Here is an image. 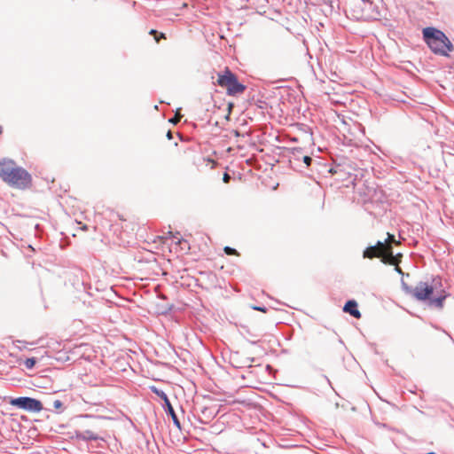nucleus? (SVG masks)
Masks as SVG:
<instances>
[{"instance_id": "nucleus-1", "label": "nucleus", "mask_w": 454, "mask_h": 454, "mask_svg": "<svg viewBox=\"0 0 454 454\" xmlns=\"http://www.w3.org/2000/svg\"><path fill=\"white\" fill-rule=\"evenodd\" d=\"M0 177L12 187L27 189L32 184L31 175L22 167L16 166L13 160L4 159L0 161Z\"/></svg>"}, {"instance_id": "nucleus-2", "label": "nucleus", "mask_w": 454, "mask_h": 454, "mask_svg": "<svg viewBox=\"0 0 454 454\" xmlns=\"http://www.w3.org/2000/svg\"><path fill=\"white\" fill-rule=\"evenodd\" d=\"M402 290L405 295L410 296L416 301L426 302L429 307L440 309L443 308L444 301L448 296V294H443L433 298L432 295L434 290V286L424 281H419L415 287H412L405 281L402 280Z\"/></svg>"}, {"instance_id": "nucleus-3", "label": "nucleus", "mask_w": 454, "mask_h": 454, "mask_svg": "<svg viewBox=\"0 0 454 454\" xmlns=\"http://www.w3.org/2000/svg\"><path fill=\"white\" fill-rule=\"evenodd\" d=\"M422 38L427 47L435 55L449 57L454 46L449 37L442 30L434 27H427L422 29Z\"/></svg>"}, {"instance_id": "nucleus-4", "label": "nucleus", "mask_w": 454, "mask_h": 454, "mask_svg": "<svg viewBox=\"0 0 454 454\" xmlns=\"http://www.w3.org/2000/svg\"><path fill=\"white\" fill-rule=\"evenodd\" d=\"M401 256V254L394 255L391 247H387V244L380 240L373 246L367 247L363 252L364 258L380 257L383 263L390 265H396Z\"/></svg>"}, {"instance_id": "nucleus-5", "label": "nucleus", "mask_w": 454, "mask_h": 454, "mask_svg": "<svg viewBox=\"0 0 454 454\" xmlns=\"http://www.w3.org/2000/svg\"><path fill=\"white\" fill-rule=\"evenodd\" d=\"M7 403L12 407L27 412L37 413L43 410L42 402L30 396H10L7 399Z\"/></svg>"}, {"instance_id": "nucleus-6", "label": "nucleus", "mask_w": 454, "mask_h": 454, "mask_svg": "<svg viewBox=\"0 0 454 454\" xmlns=\"http://www.w3.org/2000/svg\"><path fill=\"white\" fill-rule=\"evenodd\" d=\"M150 389L154 395H156L158 397H160L163 401L162 408H163L164 411L166 412V414L168 416H169L172 419L173 424L178 429H181V423H180V421L177 418V415L170 403V400H169L168 395L163 390L156 387L155 386L151 387Z\"/></svg>"}, {"instance_id": "nucleus-7", "label": "nucleus", "mask_w": 454, "mask_h": 454, "mask_svg": "<svg viewBox=\"0 0 454 454\" xmlns=\"http://www.w3.org/2000/svg\"><path fill=\"white\" fill-rule=\"evenodd\" d=\"M300 161L302 162L303 166L305 168L309 167V165L312 162V158L309 155H306L303 153V149L301 147H294L291 150V159L290 163L291 164H297ZM299 167H301L299 165Z\"/></svg>"}, {"instance_id": "nucleus-8", "label": "nucleus", "mask_w": 454, "mask_h": 454, "mask_svg": "<svg viewBox=\"0 0 454 454\" xmlns=\"http://www.w3.org/2000/svg\"><path fill=\"white\" fill-rule=\"evenodd\" d=\"M218 414V410L214 407H203L200 410V416L198 417V421L201 424H208L212 419H214Z\"/></svg>"}, {"instance_id": "nucleus-9", "label": "nucleus", "mask_w": 454, "mask_h": 454, "mask_svg": "<svg viewBox=\"0 0 454 454\" xmlns=\"http://www.w3.org/2000/svg\"><path fill=\"white\" fill-rule=\"evenodd\" d=\"M235 76H236V74L232 71H231L228 67H226L225 70L222 74L221 73L218 74V78H217L216 83L222 88H226V90H228V89L231 86V83Z\"/></svg>"}, {"instance_id": "nucleus-10", "label": "nucleus", "mask_w": 454, "mask_h": 454, "mask_svg": "<svg viewBox=\"0 0 454 454\" xmlns=\"http://www.w3.org/2000/svg\"><path fill=\"white\" fill-rule=\"evenodd\" d=\"M343 311L348 313L353 317L359 319L361 312L358 309V304L355 300H348L343 306Z\"/></svg>"}, {"instance_id": "nucleus-11", "label": "nucleus", "mask_w": 454, "mask_h": 454, "mask_svg": "<svg viewBox=\"0 0 454 454\" xmlns=\"http://www.w3.org/2000/svg\"><path fill=\"white\" fill-rule=\"evenodd\" d=\"M246 88L247 87L244 84L239 82V81L238 80V77L236 75L234 77V79L232 80L231 86L229 87V89L227 90V94L230 96H236V95L243 93L246 90Z\"/></svg>"}, {"instance_id": "nucleus-12", "label": "nucleus", "mask_w": 454, "mask_h": 454, "mask_svg": "<svg viewBox=\"0 0 454 454\" xmlns=\"http://www.w3.org/2000/svg\"><path fill=\"white\" fill-rule=\"evenodd\" d=\"M75 439L82 440V441H98L102 440L100 436L92 432L91 430H85L83 432L76 431L75 432Z\"/></svg>"}, {"instance_id": "nucleus-13", "label": "nucleus", "mask_w": 454, "mask_h": 454, "mask_svg": "<svg viewBox=\"0 0 454 454\" xmlns=\"http://www.w3.org/2000/svg\"><path fill=\"white\" fill-rule=\"evenodd\" d=\"M37 359L35 357H28L24 361V365L27 369L31 370L35 367Z\"/></svg>"}, {"instance_id": "nucleus-14", "label": "nucleus", "mask_w": 454, "mask_h": 454, "mask_svg": "<svg viewBox=\"0 0 454 454\" xmlns=\"http://www.w3.org/2000/svg\"><path fill=\"white\" fill-rule=\"evenodd\" d=\"M52 406L57 413H61L64 411V403L60 400H55L52 403Z\"/></svg>"}, {"instance_id": "nucleus-15", "label": "nucleus", "mask_w": 454, "mask_h": 454, "mask_svg": "<svg viewBox=\"0 0 454 454\" xmlns=\"http://www.w3.org/2000/svg\"><path fill=\"white\" fill-rule=\"evenodd\" d=\"M223 250H224V253L226 254H228V255H233V254H238V252H237V250L235 248L228 247V246L225 247L223 248Z\"/></svg>"}, {"instance_id": "nucleus-16", "label": "nucleus", "mask_w": 454, "mask_h": 454, "mask_svg": "<svg viewBox=\"0 0 454 454\" xmlns=\"http://www.w3.org/2000/svg\"><path fill=\"white\" fill-rule=\"evenodd\" d=\"M395 270L398 274L402 275L403 277H404V276H405V277H407V278H409V277H410V274H409V273L404 274V273H403V270H402L400 267H398V266H395ZM402 280H403V281H404L403 278H402L401 281H402Z\"/></svg>"}, {"instance_id": "nucleus-17", "label": "nucleus", "mask_w": 454, "mask_h": 454, "mask_svg": "<svg viewBox=\"0 0 454 454\" xmlns=\"http://www.w3.org/2000/svg\"><path fill=\"white\" fill-rule=\"evenodd\" d=\"M253 309L254 310L264 312V313L267 311V308L264 306H254Z\"/></svg>"}, {"instance_id": "nucleus-18", "label": "nucleus", "mask_w": 454, "mask_h": 454, "mask_svg": "<svg viewBox=\"0 0 454 454\" xmlns=\"http://www.w3.org/2000/svg\"><path fill=\"white\" fill-rule=\"evenodd\" d=\"M161 38H166L165 34L158 33V35H156V36H155L156 43H159Z\"/></svg>"}, {"instance_id": "nucleus-19", "label": "nucleus", "mask_w": 454, "mask_h": 454, "mask_svg": "<svg viewBox=\"0 0 454 454\" xmlns=\"http://www.w3.org/2000/svg\"><path fill=\"white\" fill-rule=\"evenodd\" d=\"M223 180L224 183H228L230 180V176L227 173H224Z\"/></svg>"}, {"instance_id": "nucleus-20", "label": "nucleus", "mask_w": 454, "mask_h": 454, "mask_svg": "<svg viewBox=\"0 0 454 454\" xmlns=\"http://www.w3.org/2000/svg\"><path fill=\"white\" fill-rule=\"evenodd\" d=\"M167 137L168 140H171L173 138V134L170 130L167 132Z\"/></svg>"}, {"instance_id": "nucleus-21", "label": "nucleus", "mask_w": 454, "mask_h": 454, "mask_svg": "<svg viewBox=\"0 0 454 454\" xmlns=\"http://www.w3.org/2000/svg\"><path fill=\"white\" fill-rule=\"evenodd\" d=\"M149 34L156 36V35H158V31L153 28L150 30Z\"/></svg>"}, {"instance_id": "nucleus-22", "label": "nucleus", "mask_w": 454, "mask_h": 454, "mask_svg": "<svg viewBox=\"0 0 454 454\" xmlns=\"http://www.w3.org/2000/svg\"><path fill=\"white\" fill-rule=\"evenodd\" d=\"M387 235H388V238L384 241L385 243H386L388 239H392L393 240H395V236H394V235H391V234H389V233H387Z\"/></svg>"}, {"instance_id": "nucleus-23", "label": "nucleus", "mask_w": 454, "mask_h": 454, "mask_svg": "<svg viewBox=\"0 0 454 454\" xmlns=\"http://www.w3.org/2000/svg\"><path fill=\"white\" fill-rule=\"evenodd\" d=\"M58 360H64L63 356H60L57 358ZM69 360V356H66L65 361Z\"/></svg>"}, {"instance_id": "nucleus-24", "label": "nucleus", "mask_w": 454, "mask_h": 454, "mask_svg": "<svg viewBox=\"0 0 454 454\" xmlns=\"http://www.w3.org/2000/svg\"><path fill=\"white\" fill-rule=\"evenodd\" d=\"M324 379L327 381V383L329 384V386H331V387H332V383H331L330 380L328 379V377H327V376H325V375H324Z\"/></svg>"}, {"instance_id": "nucleus-25", "label": "nucleus", "mask_w": 454, "mask_h": 454, "mask_svg": "<svg viewBox=\"0 0 454 454\" xmlns=\"http://www.w3.org/2000/svg\"><path fill=\"white\" fill-rule=\"evenodd\" d=\"M426 454H436V453H435V452H434V451H430V452H427V453H426Z\"/></svg>"}, {"instance_id": "nucleus-26", "label": "nucleus", "mask_w": 454, "mask_h": 454, "mask_svg": "<svg viewBox=\"0 0 454 454\" xmlns=\"http://www.w3.org/2000/svg\"><path fill=\"white\" fill-rule=\"evenodd\" d=\"M2 132H3V129H2V127L0 126V135L2 134Z\"/></svg>"}]
</instances>
